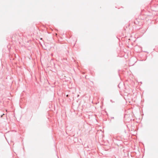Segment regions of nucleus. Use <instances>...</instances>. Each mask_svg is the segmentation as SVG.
<instances>
[{"instance_id":"nucleus-1","label":"nucleus","mask_w":158,"mask_h":158,"mask_svg":"<svg viewBox=\"0 0 158 158\" xmlns=\"http://www.w3.org/2000/svg\"><path fill=\"white\" fill-rule=\"evenodd\" d=\"M110 101L112 103H113V102H114L113 101H112V100H110Z\"/></svg>"},{"instance_id":"nucleus-2","label":"nucleus","mask_w":158,"mask_h":158,"mask_svg":"<svg viewBox=\"0 0 158 158\" xmlns=\"http://www.w3.org/2000/svg\"><path fill=\"white\" fill-rule=\"evenodd\" d=\"M69 94H67L66 95V96L67 97H68L69 96Z\"/></svg>"}]
</instances>
